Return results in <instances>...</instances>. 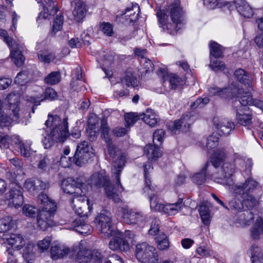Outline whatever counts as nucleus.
Listing matches in <instances>:
<instances>
[{"mask_svg":"<svg viewBox=\"0 0 263 263\" xmlns=\"http://www.w3.org/2000/svg\"><path fill=\"white\" fill-rule=\"evenodd\" d=\"M259 187V183L251 177L231 187L235 197L229 202V209L237 215L243 211V204L248 209L254 207L257 200L252 194Z\"/></svg>","mask_w":263,"mask_h":263,"instance_id":"f257e3e1","label":"nucleus"},{"mask_svg":"<svg viewBox=\"0 0 263 263\" xmlns=\"http://www.w3.org/2000/svg\"><path fill=\"white\" fill-rule=\"evenodd\" d=\"M45 124L49 128L42 134L45 148H50L55 143L64 142L70 135L66 118L62 121L57 115H49Z\"/></svg>","mask_w":263,"mask_h":263,"instance_id":"f03ea898","label":"nucleus"},{"mask_svg":"<svg viewBox=\"0 0 263 263\" xmlns=\"http://www.w3.org/2000/svg\"><path fill=\"white\" fill-rule=\"evenodd\" d=\"M226 157V154L223 149H218L212 156L211 162L215 168L218 167L222 163V165L217 175L214 177L216 182L230 188L233 186L232 178L235 172V165L229 162L223 163Z\"/></svg>","mask_w":263,"mask_h":263,"instance_id":"7ed1b4c3","label":"nucleus"},{"mask_svg":"<svg viewBox=\"0 0 263 263\" xmlns=\"http://www.w3.org/2000/svg\"><path fill=\"white\" fill-rule=\"evenodd\" d=\"M38 202L41 210L37 214L36 224L40 229L45 231L48 227L55 226L53 218L57 210V205L45 194L39 195Z\"/></svg>","mask_w":263,"mask_h":263,"instance_id":"20e7f679","label":"nucleus"},{"mask_svg":"<svg viewBox=\"0 0 263 263\" xmlns=\"http://www.w3.org/2000/svg\"><path fill=\"white\" fill-rule=\"evenodd\" d=\"M115 175L116 179V189L112 187L109 181V176L105 171L93 174L88 180V183L91 186L104 187L107 197L115 202H118L120 200V193L124 191V188L120 182V184L117 183V175Z\"/></svg>","mask_w":263,"mask_h":263,"instance_id":"39448f33","label":"nucleus"},{"mask_svg":"<svg viewBox=\"0 0 263 263\" xmlns=\"http://www.w3.org/2000/svg\"><path fill=\"white\" fill-rule=\"evenodd\" d=\"M151 209L155 212H159L167 214L169 215H174L180 211L184 205L183 199L179 198L174 203H167L164 204L160 201V199L155 194L149 196Z\"/></svg>","mask_w":263,"mask_h":263,"instance_id":"423d86ee","label":"nucleus"},{"mask_svg":"<svg viewBox=\"0 0 263 263\" xmlns=\"http://www.w3.org/2000/svg\"><path fill=\"white\" fill-rule=\"evenodd\" d=\"M107 145V152L113 161L111 173L114 175H117V182L120 184V174L125 164L126 157L125 155L113 144L112 141L106 142Z\"/></svg>","mask_w":263,"mask_h":263,"instance_id":"0eeeda50","label":"nucleus"},{"mask_svg":"<svg viewBox=\"0 0 263 263\" xmlns=\"http://www.w3.org/2000/svg\"><path fill=\"white\" fill-rule=\"evenodd\" d=\"M136 256L143 263H159V257L156 248L146 242L136 245Z\"/></svg>","mask_w":263,"mask_h":263,"instance_id":"6e6552de","label":"nucleus"},{"mask_svg":"<svg viewBox=\"0 0 263 263\" xmlns=\"http://www.w3.org/2000/svg\"><path fill=\"white\" fill-rule=\"evenodd\" d=\"M94 221L96 227L100 229L103 237L107 238L113 235L112 219L109 212L106 210L102 211L96 216Z\"/></svg>","mask_w":263,"mask_h":263,"instance_id":"1a4fd4ad","label":"nucleus"},{"mask_svg":"<svg viewBox=\"0 0 263 263\" xmlns=\"http://www.w3.org/2000/svg\"><path fill=\"white\" fill-rule=\"evenodd\" d=\"M93 155L91 145L87 141H84L77 145L73 161L77 166H82L87 163Z\"/></svg>","mask_w":263,"mask_h":263,"instance_id":"9d476101","label":"nucleus"},{"mask_svg":"<svg viewBox=\"0 0 263 263\" xmlns=\"http://www.w3.org/2000/svg\"><path fill=\"white\" fill-rule=\"evenodd\" d=\"M119 211L122 213L124 221L128 224L141 225L145 221V217L136 210L130 209L125 206L120 207Z\"/></svg>","mask_w":263,"mask_h":263,"instance_id":"9b49d317","label":"nucleus"},{"mask_svg":"<svg viewBox=\"0 0 263 263\" xmlns=\"http://www.w3.org/2000/svg\"><path fill=\"white\" fill-rule=\"evenodd\" d=\"M159 22L161 24L163 30L172 35H175L178 31L181 28L182 24L180 23H166L168 18L165 10H160L157 13Z\"/></svg>","mask_w":263,"mask_h":263,"instance_id":"f8f14e48","label":"nucleus"},{"mask_svg":"<svg viewBox=\"0 0 263 263\" xmlns=\"http://www.w3.org/2000/svg\"><path fill=\"white\" fill-rule=\"evenodd\" d=\"M102 256L98 251L91 252L90 250L83 249L79 250L77 255V260L80 263H87L92 260L93 263H102Z\"/></svg>","mask_w":263,"mask_h":263,"instance_id":"ddd939ff","label":"nucleus"},{"mask_svg":"<svg viewBox=\"0 0 263 263\" xmlns=\"http://www.w3.org/2000/svg\"><path fill=\"white\" fill-rule=\"evenodd\" d=\"M84 186L83 183L77 182L71 178H68L64 179L61 184L62 189L63 192L68 194L77 195L78 194H81L83 191L82 187Z\"/></svg>","mask_w":263,"mask_h":263,"instance_id":"4468645a","label":"nucleus"},{"mask_svg":"<svg viewBox=\"0 0 263 263\" xmlns=\"http://www.w3.org/2000/svg\"><path fill=\"white\" fill-rule=\"evenodd\" d=\"M213 124L218 130L219 134L224 135H229L235 127L233 122L222 117H215L213 118Z\"/></svg>","mask_w":263,"mask_h":263,"instance_id":"2eb2a0df","label":"nucleus"},{"mask_svg":"<svg viewBox=\"0 0 263 263\" xmlns=\"http://www.w3.org/2000/svg\"><path fill=\"white\" fill-rule=\"evenodd\" d=\"M0 242L8 243L17 250L21 249L25 245V241L23 236L18 234H3L0 235Z\"/></svg>","mask_w":263,"mask_h":263,"instance_id":"dca6fc26","label":"nucleus"},{"mask_svg":"<svg viewBox=\"0 0 263 263\" xmlns=\"http://www.w3.org/2000/svg\"><path fill=\"white\" fill-rule=\"evenodd\" d=\"M5 198L9 201V204L17 208L22 205L24 198L22 192L18 186L12 187L5 194Z\"/></svg>","mask_w":263,"mask_h":263,"instance_id":"f3484780","label":"nucleus"},{"mask_svg":"<svg viewBox=\"0 0 263 263\" xmlns=\"http://www.w3.org/2000/svg\"><path fill=\"white\" fill-rule=\"evenodd\" d=\"M11 48L10 57L12 62L17 67L23 65L25 58L22 52L24 47L22 45L14 42L9 46Z\"/></svg>","mask_w":263,"mask_h":263,"instance_id":"a211bd4d","label":"nucleus"},{"mask_svg":"<svg viewBox=\"0 0 263 263\" xmlns=\"http://www.w3.org/2000/svg\"><path fill=\"white\" fill-rule=\"evenodd\" d=\"M236 119L238 124L249 127L252 123V115L249 108L240 106L236 110Z\"/></svg>","mask_w":263,"mask_h":263,"instance_id":"6ab92c4d","label":"nucleus"},{"mask_svg":"<svg viewBox=\"0 0 263 263\" xmlns=\"http://www.w3.org/2000/svg\"><path fill=\"white\" fill-rule=\"evenodd\" d=\"M57 93L56 91L51 88H47L46 89L44 95H37L29 97L27 101L33 103L37 106L40 104V102L45 99L53 100L57 98Z\"/></svg>","mask_w":263,"mask_h":263,"instance_id":"aec40b11","label":"nucleus"},{"mask_svg":"<svg viewBox=\"0 0 263 263\" xmlns=\"http://www.w3.org/2000/svg\"><path fill=\"white\" fill-rule=\"evenodd\" d=\"M191 116V113L189 112L183 115L180 120L175 121L171 128L172 132L176 133L180 128H182L184 132H187L191 124L193 122Z\"/></svg>","mask_w":263,"mask_h":263,"instance_id":"412c9836","label":"nucleus"},{"mask_svg":"<svg viewBox=\"0 0 263 263\" xmlns=\"http://www.w3.org/2000/svg\"><path fill=\"white\" fill-rule=\"evenodd\" d=\"M235 91V89L232 90L228 87L221 88L215 86L211 87L208 90L209 96H217L222 99H229L233 97Z\"/></svg>","mask_w":263,"mask_h":263,"instance_id":"4be33fe9","label":"nucleus"},{"mask_svg":"<svg viewBox=\"0 0 263 263\" xmlns=\"http://www.w3.org/2000/svg\"><path fill=\"white\" fill-rule=\"evenodd\" d=\"M170 14L172 22L183 24L184 21V11L180 6L179 3L176 2L170 7Z\"/></svg>","mask_w":263,"mask_h":263,"instance_id":"5701e85b","label":"nucleus"},{"mask_svg":"<svg viewBox=\"0 0 263 263\" xmlns=\"http://www.w3.org/2000/svg\"><path fill=\"white\" fill-rule=\"evenodd\" d=\"M109 248L113 250L126 251L129 249V245L126 240L124 239L121 235L114 237L109 243Z\"/></svg>","mask_w":263,"mask_h":263,"instance_id":"b1692460","label":"nucleus"},{"mask_svg":"<svg viewBox=\"0 0 263 263\" xmlns=\"http://www.w3.org/2000/svg\"><path fill=\"white\" fill-rule=\"evenodd\" d=\"M71 6L74 7L72 15L77 22H79L84 17L86 10L84 3L80 0H74L71 2Z\"/></svg>","mask_w":263,"mask_h":263,"instance_id":"393cba45","label":"nucleus"},{"mask_svg":"<svg viewBox=\"0 0 263 263\" xmlns=\"http://www.w3.org/2000/svg\"><path fill=\"white\" fill-rule=\"evenodd\" d=\"M69 252V249L59 243H53L51 247V257L53 259H58L64 257Z\"/></svg>","mask_w":263,"mask_h":263,"instance_id":"a878e982","label":"nucleus"},{"mask_svg":"<svg viewBox=\"0 0 263 263\" xmlns=\"http://www.w3.org/2000/svg\"><path fill=\"white\" fill-rule=\"evenodd\" d=\"M234 3L237 11L246 17H250L253 14L252 8L245 0H235Z\"/></svg>","mask_w":263,"mask_h":263,"instance_id":"bb28decb","label":"nucleus"},{"mask_svg":"<svg viewBox=\"0 0 263 263\" xmlns=\"http://www.w3.org/2000/svg\"><path fill=\"white\" fill-rule=\"evenodd\" d=\"M236 216V222L242 226L250 225L254 218L252 212L249 210L243 211Z\"/></svg>","mask_w":263,"mask_h":263,"instance_id":"cd10ccee","label":"nucleus"},{"mask_svg":"<svg viewBox=\"0 0 263 263\" xmlns=\"http://www.w3.org/2000/svg\"><path fill=\"white\" fill-rule=\"evenodd\" d=\"M73 229L84 235L90 234L92 232V227L89 224L85 223L80 219H76L73 222Z\"/></svg>","mask_w":263,"mask_h":263,"instance_id":"c85d7f7f","label":"nucleus"},{"mask_svg":"<svg viewBox=\"0 0 263 263\" xmlns=\"http://www.w3.org/2000/svg\"><path fill=\"white\" fill-rule=\"evenodd\" d=\"M237 97L239 98V103L242 107H247L248 105L255 104V101H254L251 93L249 91H244L242 88H239L237 90Z\"/></svg>","mask_w":263,"mask_h":263,"instance_id":"c756f323","label":"nucleus"},{"mask_svg":"<svg viewBox=\"0 0 263 263\" xmlns=\"http://www.w3.org/2000/svg\"><path fill=\"white\" fill-rule=\"evenodd\" d=\"M140 12V7L137 4H132L130 6L127 7L125 10L124 15L126 20L130 23L136 21Z\"/></svg>","mask_w":263,"mask_h":263,"instance_id":"7c9ffc66","label":"nucleus"},{"mask_svg":"<svg viewBox=\"0 0 263 263\" xmlns=\"http://www.w3.org/2000/svg\"><path fill=\"white\" fill-rule=\"evenodd\" d=\"M144 151L148 159L152 161L157 160L162 155V152L159 147L156 145H146Z\"/></svg>","mask_w":263,"mask_h":263,"instance_id":"2f4dec72","label":"nucleus"},{"mask_svg":"<svg viewBox=\"0 0 263 263\" xmlns=\"http://www.w3.org/2000/svg\"><path fill=\"white\" fill-rule=\"evenodd\" d=\"M83 191L85 192H83L81 194H78L77 195L75 194L73 196L74 198L72 200V203L73 204V207L76 210H77V212L79 214H83V212L82 211V206H80L79 204L80 203L84 202L85 201L87 202V204L88 203L89 200L85 196V194L86 193V189L83 186L82 187Z\"/></svg>","mask_w":263,"mask_h":263,"instance_id":"473e14b6","label":"nucleus"},{"mask_svg":"<svg viewBox=\"0 0 263 263\" xmlns=\"http://www.w3.org/2000/svg\"><path fill=\"white\" fill-rule=\"evenodd\" d=\"M141 118L151 127H154L157 124L159 119L154 110L151 109H147L146 112L141 116Z\"/></svg>","mask_w":263,"mask_h":263,"instance_id":"72a5a7b5","label":"nucleus"},{"mask_svg":"<svg viewBox=\"0 0 263 263\" xmlns=\"http://www.w3.org/2000/svg\"><path fill=\"white\" fill-rule=\"evenodd\" d=\"M237 80L243 85L247 86L250 88L253 86L251 80L250 79L249 73L243 69H237L234 73Z\"/></svg>","mask_w":263,"mask_h":263,"instance_id":"f704fd0d","label":"nucleus"},{"mask_svg":"<svg viewBox=\"0 0 263 263\" xmlns=\"http://www.w3.org/2000/svg\"><path fill=\"white\" fill-rule=\"evenodd\" d=\"M251 236L254 239H258L263 234V219L258 217L250 230Z\"/></svg>","mask_w":263,"mask_h":263,"instance_id":"c9c22d12","label":"nucleus"},{"mask_svg":"<svg viewBox=\"0 0 263 263\" xmlns=\"http://www.w3.org/2000/svg\"><path fill=\"white\" fill-rule=\"evenodd\" d=\"M20 107L18 102L17 101L14 103H9L6 112L11 117L9 121L17 122L20 118Z\"/></svg>","mask_w":263,"mask_h":263,"instance_id":"e433bc0d","label":"nucleus"},{"mask_svg":"<svg viewBox=\"0 0 263 263\" xmlns=\"http://www.w3.org/2000/svg\"><path fill=\"white\" fill-rule=\"evenodd\" d=\"M143 169L144 172V179L145 183V187L144 190L145 191L149 190L151 191H154L155 187L152 186L150 178V173L153 171V167L152 164L148 162L147 163L143 165Z\"/></svg>","mask_w":263,"mask_h":263,"instance_id":"4c0bfd02","label":"nucleus"},{"mask_svg":"<svg viewBox=\"0 0 263 263\" xmlns=\"http://www.w3.org/2000/svg\"><path fill=\"white\" fill-rule=\"evenodd\" d=\"M157 248L161 251L167 250L170 242L167 236L163 232L158 234L155 238Z\"/></svg>","mask_w":263,"mask_h":263,"instance_id":"58836bf2","label":"nucleus"},{"mask_svg":"<svg viewBox=\"0 0 263 263\" xmlns=\"http://www.w3.org/2000/svg\"><path fill=\"white\" fill-rule=\"evenodd\" d=\"M199 212L202 222L205 225H209L211 218L209 206L205 203H202L199 206Z\"/></svg>","mask_w":263,"mask_h":263,"instance_id":"ea45409f","label":"nucleus"},{"mask_svg":"<svg viewBox=\"0 0 263 263\" xmlns=\"http://www.w3.org/2000/svg\"><path fill=\"white\" fill-rule=\"evenodd\" d=\"M86 132L90 140H94L96 138L99 132L98 126L96 123L93 121V119L90 118L88 120V126L86 128Z\"/></svg>","mask_w":263,"mask_h":263,"instance_id":"a19ab883","label":"nucleus"},{"mask_svg":"<svg viewBox=\"0 0 263 263\" xmlns=\"http://www.w3.org/2000/svg\"><path fill=\"white\" fill-rule=\"evenodd\" d=\"M38 58L41 61L45 63L48 64L51 62L57 63L59 61V60L57 59L54 53L48 51H41L38 53Z\"/></svg>","mask_w":263,"mask_h":263,"instance_id":"79ce46f5","label":"nucleus"},{"mask_svg":"<svg viewBox=\"0 0 263 263\" xmlns=\"http://www.w3.org/2000/svg\"><path fill=\"white\" fill-rule=\"evenodd\" d=\"M121 83L126 87H136L138 86L137 78L132 73L126 72L124 77L121 79Z\"/></svg>","mask_w":263,"mask_h":263,"instance_id":"37998d69","label":"nucleus"},{"mask_svg":"<svg viewBox=\"0 0 263 263\" xmlns=\"http://www.w3.org/2000/svg\"><path fill=\"white\" fill-rule=\"evenodd\" d=\"M209 163L206 162L202 168L201 172L195 174L193 177V181L198 185L203 184L206 180V171Z\"/></svg>","mask_w":263,"mask_h":263,"instance_id":"c03bdc74","label":"nucleus"},{"mask_svg":"<svg viewBox=\"0 0 263 263\" xmlns=\"http://www.w3.org/2000/svg\"><path fill=\"white\" fill-rule=\"evenodd\" d=\"M12 218L6 217L0 220V235L7 234V232L12 227Z\"/></svg>","mask_w":263,"mask_h":263,"instance_id":"a18cd8bd","label":"nucleus"},{"mask_svg":"<svg viewBox=\"0 0 263 263\" xmlns=\"http://www.w3.org/2000/svg\"><path fill=\"white\" fill-rule=\"evenodd\" d=\"M210 46L211 55L215 58L222 57V47L220 45L215 42H211Z\"/></svg>","mask_w":263,"mask_h":263,"instance_id":"49530a36","label":"nucleus"},{"mask_svg":"<svg viewBox=\"0 0 263 263\" xmlns=\"http://www.w3.org/2000/svg\"><path fill=\"white\" fill-rule=\"evenodd\" d=\"M14 139L16 140L15 144L18 145L22 156L25 157H28L30 156V147L29 144H25L23 143L17 136L14 137Z\"/></svg>","mask_w":263,"mask_h":263,"instance_id":"de8ad7c7","label":"nucleus"},{"mask_svg":"<svg viewBox=\"0 0 263 263\" xmlns=\"http://www.w3.org/2000/svg\"><path fill=\"white\" fill-rule=\"evenodd\" d=\"M169 83L171 88L175 89L178 87L182 86L184 84V81L178 76L172 74L170 76Z\"/></svg>","mask_w":263,"mask_h":263,"instance_id":"09e8293b","label":"nucleus"},{"mask_svg":"<svg viewBox=\"0 0 263 263\" xmlns=\"http://www.w3.org/2000/svg\"><path fill=\"white\" fill-rule=\"evenodd\" d=\"M63 16L61 14L57 15L52 26L51 34L53 35H54L58 31L62 29L63 24Z\"/></svg>","mask_w":263,"mask_h":263,"instance_id":"8fccbe9b","label":"nucleus"},{"mask_svg":"<svg viewBox=\"0 0 263 263\" xmlns=\"http://www.w3.org/2000/svg\"><path fill=\"white\" fill-rule=\"evenodd\" d=\"M40 210L37 209L34 206L30 204H25L22 209L23 214L26 216L29 217H34Z\"/></svg>","mask_w":263,"mask_h":263,"instance_id":"3c124183","label":"nucleus"},{"mask_svg":"<svg viewBox=\"0 0 263 263\" xmlns=\"http://www.w3.org/2000/svg\"><path fill=\"white\" fill-rule=\"evenodd\" d=\"M45 81L48 84L54 85L60 82V74L57 71L52 72L45 78Z\"/></svg>","mask_w":263,"mask_h":263,"instance_id":"603ef678","label":"nucleus"},{"mask_svg":"<svg viewBox=\"0 0 263 263\" xmlns=\"http://www.w3.org/2000/svg\"><path fill=\"white\" fill-rule=\"evenodd\" d=\"M35 192L40 191L48 189L49 186V182L48 181H43L41 179H34Z\"/></svg>","mask_w":263,"mask_h":263,"instance_id":"864d4df0","label":"nucleus"},{"mask_svg":"<svg viewBox=\"0 0 263 263\" xmlns=\"http://www.w3.org/2000/svg\"><path fill=\"white\" fill-rule=\"evenodd\" d=\"M248 254L251 258L263 256V253L260 248L255 245L250 247L248 251Z\"/></svg>","mask_w":263,"mask_h":263,"instance_id":"5fc2aeb1","label":"nucleus"},{"mask_svg":"<svg viewBox=\"0 0 263 263\" xmlns=\"http://www.w3.org/2000/svg\"><path fill=\"white\" fill-rule=\"evenodd\" d=\"M15 136L10 137L6 136L3 137L0 140V147L1 148H7L9 147L10 144H13V143L15 144L16 140L14 138Z\"/></svg>","mask_w":263,"mask_h":263,"instance_id":"6e6d98bb","label":"nucleus"},{"mask_svg":"<svg viewBox=\"0 0 263 263\" xmlns=\"http://www.w3.org/2000/svg\"><path fill=\"white\" fill-rule=\"evenodd\" d=\"M126 127L132 126L138 119V116L136 113H127L124 115Z\"/></svg>","mask_w":263,"mask_h":263,"instance_id":"4d7b16f0","label":"nucleus"},{"mask_svg":"<svg viewBox=\"0 0 263 263\" xmlns=\"http://www.w3.org/2000/svg\"><path fill=\"white\" fill-rule=\"evenodd\" d=\"M101 136L105 139L106 142L112 141L109 136V128L107 126L106 120H102L101 121Z\"/></svg>","mask_w":263,"mask_h":263,"instance_id":"13d9d810","label":"nucleus"},{"mask_svg":"<svg viewBox=\"0 0 263 263\" xmlns=\"http://www.w3.org/2000/svg\"><path fill=\"white\" fill-rule=\"evenodd\" d=\"M51 242L50 237H46L37 242V247L41 252H43L48 249Z\"/></svg>","mask_w":263,"mask_h":263,"instance_id":"bf43d9fd","label":"nucleus"},{"mask_svg":"<svg viewBox=\"0 0 263 263\" xmlns=\"http://www.w3.org/2000/svg\"><path fill=\"white\" fill-rule=\"evenodd\" d=\"M196 253L200 257H205L210 255L211 251L203 243H201L199 245V246L197 248Z\"/></svg>","mask_w":263,"mask_h":263,"instance_id":"052dcab7","label":"nucleus"},{"mask_svg":"<svg viewBox=\"0 0 263 263\" xmlns=\"http://www.w3.org/2000/svg\"><path fill=\"white\" fill-rule=\"evenodd\" d=\"M209 101L210 100L207 97L203 98H199L197 99L195 101L191 103V107L193 109L201 108L203 107L205 105L208 104Z\"/></svg>","mask_w":263,"mask_h":263,"instance_id":"680f3d73","label":"nucleus"},{"mask_svg":"<svg viewBox=\"0 0 263 263\" xmlns=\"http://www.w3.org/2000/svg\"><path fill=\"white\" fill-rule=\"evenodd\" d=\"M9 119H11V117L7 115L6 112H2L0 113V126L2 127L8 126L10 125L13 121H9Z\"/></svg>","mask_w":263,"mask_h":263,"instance_id":"e2e57ef3","label":"nucleus"},{"mask_svg":"<svg viewBox=\"0 0 263 263\" xmlns=\"http://www.w3.org/2000/svg\"><path fill=\"white\" fill-rule=\"evenodd\" d=\"M210 66L212 69L215 71L222 70L224 69L226 67L225 64L223 62L219 60H212L211 59Z\"/></svg>","mask_w":263,"mask_h":263,"instance_id":"0e129e2a","label":"nucleus"},{"mask_svg":"<svg viewBox=\"0 0 263 263\" xmlns=\"http://www.w3.org/2000/svg\"><path fill=\"white\" fill-rule=\"evenodd\" d=\"M219 138L216 135L212 134L207 138L206 147L208 149L215 147L218 144Z\"/></svg>","mask_w":263,"mask_h":263,"instance_id":"69168bd1","label":"nucleus"},{"mask_svg":"<svg viewBox=\"0 0 263 263\" xmlns=\"http://www.w3.org/2000/svg\"><path fill=\"white\" fill-rule=\"evenodd\" d=\"M100 28L102 32L107 36H110L113 34L112 25L108 23H103L100 25Z\"/></svg>","mask_w":263,"mask_h":263,"instance_id":"338daca9","label":"nucleus"},{"mask_svg":"<svg viewBox=\"0 0 263 263\" xmlns=\"http://www.w3.org/2000/svg\"><path fill=\"white\" fill-rule=\"evenodd\" d=\"M140 62L143 63V68L144 69V70L142 71V73L146 74L153 71L154 65L150 60L146 58L143 59V60H141Z\"/></svg>","mask_w":263,"mask_h":263,"instance_id":"774afa93","label":"nucleus"}]
</instances>
